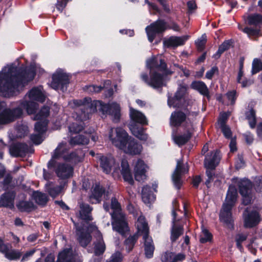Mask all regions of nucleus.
Wrapping results in <instances>:
<instances>
[{"instance_id":"864d4df0","label":"nucleus","mask_w":262,"mask_h":262,"mask_svg":"<svg viewBox=\"0 0 262 262\" xmlns=\"http://www.w3.org/2000/svg\"><path fill=\"white\" fill-rule=\"evenodd\" d=\"M12 177L10 174H7L2 182H0V189L7 190L11 187Z\"/></svg>"},{"instance_id":"4be33fe9","label":"nucleus","mask_w":262,"mask_h":262,"mask_svg":"<svg viewBox=\"0 0 262 262\" xmlns=\"http://www.w3.org/2000/svg\"><path fill=\"white\" fill-rule=\"evenodd\" d=\"M220 161V156L218 151L212 152L207 154L204 160V165L206 169H214Z\"/></svg>"},{"instance_id":"0e129e2a","label":"nucleus","mask_w":262,"mask_h":262,"mask_svg":"<svg viewBox=\"0 0 262 262\" xmlns=\"http://www.w3.org/2000/svg\"><path fill=\"white\" fill-rule=\"evenodd\" d=\"M221 130L226 138H230L232 136V132L230 127L226 124L220 126Z\"/></svg>"},{"instance_id":"b1692460","label":"nucleus","mask_w":262,"mask_h":262,"mask_svg":"<svg viewBox=\"0 0 262 262\" xmlns=\"http://www.w3.org/2000/svg\"><path fill=\"white\" fill-rule=\"evenodd\" d=\"M15 193L13 191H8L0 196V207L12 208L14 206Z\"/></svg>"},{"instance_id":"ddd939ff","label":"nucleus","mask_w":262,"mask_h":262,"mask_svg":"<svg viewBox=\"0 0 262 262\" xmlns=\"http://www.w3.org/2000/svg\"><path fill=\"white\" fill-rule=\"evenodd\" d=\"M198 113L196 112L187 113L186 114L182 111H175L173 112L170 116V124L173 126H179L187 119L190 121L192 119L191 116L195 117Z\"/></svg>"},{"instance_id":"72a5a7b5","label":"nucleus","mask_w":262,"mask_h":262,"mask_svg":"<svg viewBox=\"0 0 262 262\" xmlns=\"http://www.w3.org/2000/svg\"><path fill=\"white\" fill-rule=\"evenodd\" d=\"M97 241L94 243V253L96 255L102 254L105 250V245L101 233L97 232Z\"/></svg>"},{"instance_id":"412c9836","label":"nucleus","mask_w":262,"mask_h":262,"mask_svg":"<svg viewBox=\"0 0 262 262\" xmlns=\"http://www.w3.org/2000/svg\"><path fill=\"white\" fill-rule=\"evenodd\" d=\"M125 148H122L124 152L130 155L139 154L142 149V145L138 143L134 139H129L126 144L124 145Z\"/></svg>"},{"instance_id":"5701e85b","label":"nucleus","mask_w":262,"mask_h":262,"mask_svg":"<svg viewBox=\"0 0 262 262\" xmlns=\"http://www.w3.org/2000/svg\"><path fill=\"white\" fill-rule=\"evenodd\" d=\"M147 165L144 161L141 160H138L136 163L134 168V174L136 180L141 181L146 179V171Z\"/></svg>"},{"instance_id":"2eb2a0df","label":"nucleus","mask_w":262,"mask_h":262,"mask_svg":"<svg viewBox=\"0 0 262 262\" xmlns=\"http://www.w3.org/2000/svg\"><path fill=\"white\" fill-rule=\"evenodd\" d=\"M188 171V168L187 166L183 164L182 160H177L176 167L172 174V181L178 189L180 188L182 184L181 180L182 174Z\"/></svg>"},{"instance_id":"ea45409f","label":"nucleus","mask_w":262,"mask_h":262,"mask_svg":"<svg viewBox=\"0 0 262 262\" xmlns=\"http://www.w3.org/2000/svg\"><path fill=\"white\" fill-rule=\"evenodd\" d=\"M142 199L146 204L150 203L155 200V196L151 192L149 186L146 185L142 188Z\"/></svg>"},{"instance_id":"2f4dec72","label":"nucleus","mask_w":262,"mask_h":262,"mask_svg":"<svg viewBox=\"0 0 262 262\" xmlns=\"http://www.w3.org/2000/svg\"><path fill=\"white\" fill-rule=\"evenodd\" d=\"M186 90L187 88L186 86L180 85L176 92L173 98L168 99V105L170 107H177L178 103L177 101L180 100L183 97L186 93Z\"/></svg>"},{"instance_id":"4c0bfd02","label":"nucleus","mask_w":262,"mask_h":262,"mask_svg":"<svg viewBox=\"0 0 262 262\" xmlns=\"http://www.w3.org/2000/svg\"><path fill=\"white\" fill-rule=\"evenodd\" d=\"M191 87L198 91L201 94L210 98L209 90L204 82L194 81L191 83Z\"/></svg>"},{"instance_id":"e433bc0d","label":"nucleus","mask_w":262,"mask_h":262,"mask_svg":"<svg viewBox=\"0 0 262 262\" xmlns=\"http://www.w3.org/2000/svg\"><path fill=\"white\" fill-rule=\"evenodd\" d=\"M185 258V255L183 253L166 252L162 259V262H178L183 260Z\"/></svg>"},{"instance_id":"f03ea898","label":"nucleus","mask_w":262,"mask_h":262,"mask_svg":"<svg viewBox=\"0 0 262 262\" xmlns=\"http://www.w3.org/2000/svg\"><path fill=\"white\" fill-rule=\"evenodd\" d=\"M74 106L80 107L76 110V118L78 121H83L89 119L90 115L97 110V107L100 106L103 114H108L113 117L114 122H118L120 116V107L117 103L102 104L100 101H92L91 98L86 97L83 99L73 100Z\"/></svg>"},{"instance_id":"bb28decb","label":"nucleus","mask_w":262,"mask_h":262,"mask_svg":"<svg viewBox=\"0 0 262 262\" xmlns=\"http://www.w3.org/2000/svg\"><path fill=\"white\" fill-rule=\"evenodd\" d=\"M129 116L133 123H139L141 125H147L148 121L145 116L141 112L133 108H130Z\"/></svg>"},{"instance_id":"cd10ccee","label":"nucleus","mask_w":262,"mask_h":262,"mask_svg":"<svg viewBox=\"0 0 262 262\" xmlns=\"http://www.w3.org/2000/svg\"><path fill=\"white\" fill-rule=\"evenodd\" d=\"M188 37V36H171L164 41V45L167 47H177L183 45Z\"/></svg>"},{"instance_id":"774afa93","label":"nucleus","mask_w":262,"mask_h":262,"mask_svg":"<svg viewBox=\"0 0 262 262\" xmlns=\"http://www.w3.org/2000/svg\"><path fill=\"white\" fill-rule=\"evenodd\" d=\"M230 46V43L229 41H224L219 48L217 51V54L220 56L224 52L227 50Z\"/></svg>"},{"instance_id":"6ab92c4d","label":"nucleus","mask_w":262,"mask_h":262,"mask_svg":"<svg viewBox=\"0 0 262 262\" xmlns=\"http://www.w3.org/2000/svg\"><path fill=\"white\" fill-rule=\"evenodd\" d=\"M78 206L79 210L77 216L81 220L86 222L92 221L93 217L91 215V212L93 208L88 204L80 201L78 202Z\"/></svg>"},{"instance_id":"603ef678","label":"nucleus","mask_w":262,"mask_h":262,"mask_svg":"<svg viewBox=\"0 0 262 262\" xmlns=\"http://www.w3.org/2000/svg\"><path fill=\"white\" fill-rule=\"evenodd\" d=\"M247 233H238L236 234L235 237L236 245L240 251H242L243 249V247L242 244L247 239Z\"/></svg>"},{"instance_id":"c85d7f7f","label":"nucleus","mask_w":262,"mask_h":262,"mask_svg":"<svg viewBox=\"0 0 262 262\" xmlns=\"http://www.w3.org/2000/svg\"><path fill=\"white\" fill-rule=\"evenodd\" d=\"M136 226L137 229V233L138 234L142 235L143 237L146 236H148L149 233V228L148 226V224L146 221L145 218L144 216L142 215H140L136 223Z\"/></svg>"},{"instance_id":"9d476101","label":"nucleus","mask_w":262,"mask_h":262,"mask_svg":"<svg viewBox=\"0 0 262 262\" xmlns=\"http://www.w3.org/2000/svg\"><path fill=\"white\" fill-rule=\"evenodd\" d=\"M96 158L103 171L106 174L111 173L113 169L114 172L118 170L119 164L116 163L114 158L112 156H104L101 154H97Z\"/></svg>"},{"instance_id":"4d7b16f0","label":"nucleus","mask_w":262,"mask_h":262,"mask_svg":"<svg viewBox=\"0 0 262 262\" xmlns=\"http://www.w3.org/2000/svg\"><path fill=\"white\" fill-rule=\"evenodd\" d=\"M262 70V62L258 59H254L252 62V74L253 75L259 72Z\"/></svg>"},{"instance_id":"5fc2aeb1","label":"nucleus","mask_w":262,"mask_h":262,"mask_svg":"<svg viewBox=\"0 0 262 262\" xmlns=\"http://www.w3.org/2000/svg\"><path fill=\"white\" fill-rule=\"evenodd\" d=\"M16 137L22 138L26 136L28 133V127L26 124H19L16 127Z\"/></svg>"},{"instance_id":"09e8293b","label":"nucleus","mask_w":262,"mask_h":262,"mask_svg":"<svg viewBox=\"0 0 262 262\" xmlns=\"http://www.w3.org/2000/svg\"><path fill=\"white\" fill-rule=\"evenodd\" d=\"M246 119L248 120L249 124L251 128H255L256 126V113L253 108H251L245 113Z\"/></svg>"},{"instance_id":"f257e3e1","label":"nucleus","mask_w":262,"mask_h":262,"mask_svg":"<svg viewBox=\"0 0 262 262\" xmlns=\"http://www.w3.org/2000/svg\"><path fill=\"white\" fill-rule=\"evenodd\" d=\"M33 70H21L13 66L4 67L0 72V95L5 97L13 95L34 78Z\"/></svg>"},{"instance_id":"7c9ffc66","label":"nucleus","mask_w":262,"mask_h":262,"mask_svg":"<svg viewBox=\"0 0 262 262\" xmlns=\"http://www.w3.org/2000/svg\"><path fill=\"white\" fill-rule=\"evenodd\" d=\"M66 181L63 182V184H61L59 186H55L53 182H48L45 185L47 191L50 195L52 198L57 196L61 191L63 187L67 184Z\"/></svg>"},{"instance_id":"f3484780","label":"nucleus","mask_w":262,"mask_h":262,"mask_svg":"<svg viewBox=\"0 0 262 262\" xmlns=\"http://www.w3.org/2000/svg\"><path fill=\"white\" fill-rule=\"evenodd\" d=\"M55 172L60 179L66 180L72 176L73 168L69 164L59 163L55 167Z\"/></svg>"},{"instance_id":"13d9d810","label":"nucleus","mask_w":262,"mask_h":262,"mask_svg":"<svg viewBox=\"0 0 262 262\" xmlns=\"http://www.w3.org/2000/svg\"><path fill=\"white\" fill-rule=\"evenodd\" d=\"M212 239V235L211 233L206 229H203L202 233L200 235V242L201 243H205L207 242H209Z\"/></svg>"},{"instance_id":"39448f33","label":"nucleus","mask_w":262,"mask_h":262,"mask_svg":"<svg viewBox=\"0 0 262 262\" xmlns=\"http://www.w3.org/2000/svg\"><path fill=\"white\" fill-rule=\"evenodd\" d=\"M111 209L113 210V212L111 213L113 229L124 236L129 231V227L126 216L121 209L120 203L115 198L111 199Z\"/></svg>"},{"instance_id":"bf43d9fd","label":"nucleus","mask_w":262,"mask_h":262,"mask_svg":"<svg viewBox=\"0 0 262 262\" xmlns=\"http://www.w3.org/2000/svg\"><path fill=\"white\" fill-rule=\"evenodd\" d=\"M83 126L82 124H78L77 122H74L69 126V130L71 133H78L82 131Z\"/></svg>"},{"instance_id":"de8ad7c7","label":"nucleus","mask_w":262,"mask_h":262,"mask_svg":"<svg viewBox=\"0 0 262 262\" xmlns=\"http://www.w3.org/2000/svg\"><path fill=\"white\" fill-rule=\"evenodd\" d=\"M139 235L138 233H135L133 235L129 236L124 241V245L125 246L126 250L129 252L131 251L138 239Z\"/></svg>"},{"instance_id":"f8f14e48","label":"nucleus","mask_w":262,"mask_h":262,"mask_svg":"<svg viewBox=\"0 0 262 262\" xmlns=\"http://www.w3.org/2000/svg\"><path fill=\"white\" fill-rule=\"evenodd\" d=\"M244 226L245 228H250L255 226L260 221L259 215L255 210H251L247 208L243 214Z\"/></svg>"},{"instance_id":"393cba45","label":"nucleus","mask_w":262,"mask_h":262,"mask_svg":"<svg viewBox=\"0 0 262 262\" xmlns=\"http://www.w3.org/2000/svg\"><path fill=\"white\" fill-rule=\"evenodd\" d=\"M233 182L237 183L241 194L250 193L253 186L251 182L247 179L239 180L237 178L233 179Z\"/></svg>"},{"instance_id":"a878e982","label":"nucleus","mask_w":262,"mask_h":262,"mask_svg":"<svg viewBox=\"0 0 262 262\" xmlns=\"http://www.w3.org/2000/svg\"><path fill=\"white\" fill-rule=\"evenodd\" d=\"M129 129L132 134L140 140L146 141L148 140V136L145 133V129L136 124H129Z\"/></svg>"},{"instance_id":"9b49d317","label":"nucleus","mask_w":262,"mask_h":262,"mask_svg":"<svg viewBox=\"0 0 262 262\" xmlns=\"http://www.w3.org/2000/svg\"><path fill=\"white\" fill-rule=\"evenodd\" d=\"M69 80V77L66 73L61 70H58L53 75L50 86L55 90L60 89L64 91L67 89Z\"/></svg>"},{"instance_id":"338daca9","label":"nucleus","mask_w":262,"mask_h":262,"mask_svg":"<svg viewBox=\"0 0 262 262\" xmlns=\"http://www.w3.org/2000/svg\"><path fill=\"white\" fill-rule=\"evenodd\" d=\"M253 185L257 191H262V177L260 176L255 178Z\"/></svg>"},{"instance_id":"a19ab883","label":"nucleus","mask_w":262,"mask_h":262,"mask_svg":"<svg viewBox=\"0 0 262 262\" xmlns=\"http://www.w3.org/2000/svg\"><path fill=\"white\" fill-rule=\"evenodd\" d=\"M21 106L26 109L28 114H33L36 112L38 107V104L33 100L23 101L20 103Z\"/></svg>"},{"instance_id":"20e7f679","label":"nucleus","mask_w":262,"mask_h":262,"mask_svg":"<svg viewBox=\"0 0 262 262\" xmlns=\"http://www.w3.org/2000/svg\"><path fill=\"white\" fill-rule=\"evenodd\" d=\"M237 192L236 187L230 185L227 193L225 201L223 205L220 213V220L226 227L230 229L234 228V220L231 210L236 200Z\"/></svg>"},{"instance_id":"4468645a","label":"nucleus","mask_w":262,"mask_h":262,"mask_svg":"<svg viewBox=\"0 0 262 262\" xmlns=\"http://www.w3.org/2000/svg\"><path fill=\"white\" fill-rule=\"evenodd\" d=\"M110 195V192L106 191L103 187L99 184H96L91 190V194L90 195V201L92 203H100L102 196L107 200Z\"/></svg>"},{"instance_id":"6e6552de","label":"nucleus","mask_w":262,"mask_h":262,"mask_svg":"<svg viewBox=\"0 0 262 262\" xmlns=\"http://www.w3.org/2000/svg\"><path fill=\"white\" fill-rule=\"evenodd\" d=\"M109 138L112 143L120 149L125 148L124 145L127 144L129 139L127 132L121 127L111 128L109 132Z\"/></svg>"},{"instance_id":"58836bf2","label":"nucleus","mask_w":262,"mask_h":262,"mask_svg":"<svg viewBox=\"0 0 262 262\" xmlns=\"http://www.w3.org/2000/svg\"><path fill=\"white\" fill-rule=\"evenodd\" d=\"M242 31L247 34L249 38L254 40H257L261 35L260 29L257 27H246L242 29Z\"/></svg>"},{"instance_id":"69168bd1","label":"nucleus","mask_w":262,"mask_h":262,"mask_svg":"<svg viewBox=\"0 0 262 262\" xmlns=\"http://www.w3.org/2000/svg\"><path fill=\"white\" fill-rule=\"evenodd\" d=\"M85 90L89 93H98L102 90V87L101 86L91 85L86 86Z\"/></svg>"},{"instance_id":"c756f323","label":"nucleus","mask_w":262,"mask_h":262,"mask_svg":"<svg viewBox=\"0 0 262 262\" xmlns=\"http://www.w3.org/2000/svg\"><path fill=\"white\" fill-rule=\"evenodd\" d=\"M30 100L43 102L45 100V96L42 92L41 86L32 89L28 94Z\"/></svg>"},{"instance_id":"3c124183","label":"nucleus","mask_w":262,"mask_h":262,"mask_svg":"<svg viewBox=\"0 0 262 262\" xmlns=\"http://www.w3.org/2000/svg\"><path fill=\"white\" fill-rule=\"evenodd\" d=\"M17 206L21 211L29 212L35 208L34 204L30 201H21Z\"/></svg>"},{"instance_id":"a18cd8bd","label":"nucleus","mask_w":262,"mask_h":262,"mask_svg":"<svg viewBox=\"0 0 262 262\" xmlns=\"http://www.w3.org/2000/svg\"><path fill=\"white\" fill-rule=\"evenodd\" d=\"M191 137V134L188 132L183 135H173V140L176 144L179 146L183 145L187 143Z\"/></svg>"},{"instance_id":"473e14b6","label":"nucleus","mask_w":262,"mask_h":262,"mask_svg":"<svg viewBox=\"0 0 262 262\" xmlns=\"http://www.w3.org/2000/svg\"><path fill=\"white\" fill-rule=\"evenodd\" d=\"M144 241L145 254L146 257L149 258L152 257L155 250L152 239L151 237L145 236L143 237Z\"/></svg>"},{"instance_id":"37998d69","label":"nucleus","mask_w":262,"mask_h":262,"mask_svg":"<svg viewBox=\"0 0 262 262\" xmlns=\"http://www.w3.org/2000/svg\"><path fill=\"white\" fill-rule=\"evenodd\" d=\"M32 197L39 205L45 206L48 201L47 195L39 191H34L33 193Z\"/></svg>"},{"instance_id":"49530a36","label":"nucleus","mask_w":262,"mask_h":262,"mask_svg":"<svg viewBox=\"0 0 262 262\" xmlns=\"http://www.w3.org/2000/svg\"><path fill=\"white\" fill-rule=\"evenodd\" d=\"M247 21L249 25L260 28V25H262V15L259 14L250 15L247 18Z\"/></svg>"},{"instance_id":"1a4fd4ad","label":"nucleus","mask_w":262,"mask_h":262,"mask_svg":"<svg viewBox=\"0 0 262 262\" xmlns=\"http://www.w3.org/2000/svg\"><path fill=\"white\" fill-rule=\"evenodd\" d=\"M167 28L166 22L164 20L160 19L148 26L146 27L145 30L148 40L152 42L157 34L163 33Z\"/></svg>"},{"instance_id":"aec40b11","label":"nucleus","mask_w":262,"mask_h":262,"mask_svg":"<svg viewBox=\"0 0 262 262\" xmlns=\"http://www.w3.org/2000/svg\"><path fill=\"white\" fill-rule=\"evenodd\" d=\"M72 221L76 229V235L77 236V240L79 244L83 247H86L92 240L90 234L88 232H84L83 228L79 227L78 224L75 223L72 219Z\"/></svg>"},{"instance_id":"a211bd4d","label":"nucleus","mask_w":262,"mask_h":262,"mask_svg":"<svg viewBox=\"0 0 262 262\" xmlns=\"http://www.w3.org/2000/svg\"><path fill=\"white\" fill-rule=\"evenodd\" d=\"M9 151L13 157H24L26 154L32 152L27 144L22 143H17L11 145L9 148Z\"/></svg>"},{"instance_id":"7ed1b4c3","label":"nucleus","mask_w":262,"mask_h":262,"mask_svg":"<svg viewBox=\"0 0 262 262\" xmlns=\"http://www.w3.org/2000/svg\"><path fill=\"white\" fill-rule=\"evenodd\" d=\"M146 67L149 70V77L146 73H142L140 77L143 81L154 89L158 90L166 86L168 81L167 76L172 72L167 68L164 60L151 58L146 61Z\"/></svg>"},{"instance_id":"052dcab7","label":"nucleus","mask_w":262,"mask_h":262,"mask_svg":"<svg viewBox=\"0 0 262 262\" xmlns=\"http://www.w3.org/2000/svg\"><path fill=\"white\" fill-rule=\"evenodd\" d=\"M206 40V36L205 34H204L195 41L196 46L199 51H202L203 50Z\"/></svg>"},{"instance_id":"c03bdc74","label":"nucleus","mask_w":262,"mask_h":262,"mask_svg":"<svg viewBox=\"0 0 262 262\" xmlns=\"http://www.w3.org/2000/svg\"><path fill=\"white\" fill-rule=\"evenodd\" d=\"M2 253L5 255L6 258L11 260H18L22 255L21 252L19 250L15 249L9 250L8 246L6 247V252Z\"/></svg>"},{"instance_id":"423d86ee","label":"nucleus","mask_w":262,"mask_h":262,"mask_svg":"<svg viewBox=\"0 0 262 262\" xmlns=\"http://www.w3.org/2000/svg\"><path fill=\"white\" fill-rule=\"evenodd\" d=\"M62 159L65 161H68L73 163L81 162L82 157L79 156L76 152L69 153V147L66 143H60L56 148L54 150L52 155L51 159L49 161L48 166L49 167H52L55 166V160Z\"/></svg>"},{"instance_id":"dca6fc26","label":"nucleus","mask_w":262,"mask_h":262,"mask_svg":"<svg viewBox=\"0 0 262 262\" xmlns=\"http://www.w3.org/2000/svg\"><path fill=\"white\" fill-rule=\"evenodd\" d=\"M57 262H81V260L75 252L69 248L59 253Z\"/></svg>"},{"instance_id":"e2e57ef3","label":"nucleus","mask_w":262,"mask_h":262,"mask_svg":"<svg viewBox=\"0 0 262 262\" xmlns=\"http://www.w3.org/2000/svg\"><path fill=\"white\" fill-rule=\"evenodd\" d=\"M42 134H33L30 136V139L36 145L40 144L43 141L41 135Z\"/></svg>"},{"instance_id":"680f3d73","label":"nucleus","mask_w":262,"mask_h":262,"mask_svg":"<svg viewBox=\"0 0 262 262\" xmlns=\"http://www.w3.org/2000/svg\"><path fill=\"white\" fill-rule=\"evenodd\" d=\"M122 255L119 252H116L113 254L106 262H121Z\"/></svg>"},{"instance_id":"8fccbe9b","label":"nucleus","mask_w":262,"mask_h":262,"mask_svg":"<svg viewBox=\"0 0 262 262\" xmlns=\"http://www.w3.org/2000/svg\"><path fill=\"white\" fill-rule=\"evenodd\" d=\"M50 108L48 106H43L34 117L35 120H45L49 115Z\"/></svg>"},{"instance_id":"0eeeda50","label":"nucleus","mask_w":262,"mask_h":262,"mask_svg":"<svg viewBox=\"0 0 262 262\" xmlns=\"http://www.w3.org/2000/svg\"><path fill=\"white\" fill-rule=\"evenodd\" d=\"M23 114L22 109L18 107L14 109L8 108L4 102H0V125H5L20 117Z\"/></svg>"},{"instance_id":"6e6d98bb","label":"nucleus","mask_w":262,"mask_h":262,"mask_svg":"<svg viewBox=\"0 0 262 262\" xmlns=\"http://www.w3.org/2000/svg\"><path fill=\"white\" fill-rule=\"evenodd\" d=\"M48 123L47 120L37 122L35 124V130L39 134H43L47 130V126Z\"/></svg>"},{"instance_id":"f704fd0d","label":"nucleus","mask_w":262,"mask_h":262,"mask_svg":"<svg viewBox=\"0 0 262 262\" xmlns=\"http://www.w3.org/2000/svg\"><path fill=\"white\" fill-rule=\"evenodd\" d=\"M121 174L124 180L129 184H134V180L129 167L128 163L126 161H123L121 163Z\"/></svg>"},{"instance_id":"c9c22d12","label":"nucleus","mask_w":262,"mask_h":262,"mask_svg":"<svg viewBox=\"0 0 262 262\" xmlns=\"http://www.w3.org/2000/svg\"><path fill=\"white\" fill-rule=\"evenodd\" d=\"M90 135L86 134L85 135H77L74 137L71 138L70 144L72 145H85L88 144Z\"/></svg>"},{"instance_id":"79ce46f5","label":"nucleus","mask_w":262,"mask_h":262,"mask_svg":"<svg viewBox=\"0 0 262 262\" xmlns=\"http://www.w3.org/2000/svg\"><path fill=\"white\" fill-rule=\"evenodd\" d=\"M183 227L181 225L172 224L171 229L170 240L173 243L183 233Z\"/></svg>"}]
</instances>
